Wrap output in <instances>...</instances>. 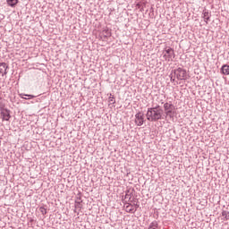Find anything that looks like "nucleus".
Segmentation results:
<instances>
[{"label": "nucleus", "instance_id": "nucleus-1", "mask_svg": "<svg viewBox=\"0 0 229 229\" xmlns=\"http://www.w3.org/2000/svg\"><path fill=\"white\" fill-rule=\"evenodd\" d=\"M147 120L150 123L160 121L164 117V109L160 106L150 107L147 111Z\"/></svg>", "mask_w": 229, "mask_h": 229}, {"label": "nucleus", "instance_id": "nucleus-2", "mask_svg": "<svg viewBox=\"0 0 229 229\" xmlns=\"http://www.w3.org/2000/svg\"><path fill=\"white\" fill-rule=\"evenodd\" d=\"M163 55L165 62H173L174 60V50L169 47L165 48Z\"/></svg>", "mask_w": 229, "mask_h": 229}, {"label": "nucleus", "instance_id": "nucleus-3", "mask_svg": "<svg viewBox=\"0 0 229 229\" xmlns=\"http://www.w3.org/2000/svg\"><path fill=\"white\" fill-rule=\"evenodd\" d=\"M164 110L165 115H168V117H174V114H176V108H174V106L169 103L164 104Z\"/></svg>", "mask_w": 229, "mask_h": 229}, {"label": "nucleus", "instance_id": "nucleus-4", "mask_svg": "<svg viewBox=\"0 0 229 229\" xmlns=\"http://www.w3.org/2000/svg\"><path fill=\"white\" fill-rule=\"evenodd\" d=\"M174 76L177 80H187L189 78V74H187V71L178 68L174 71Z\"/></svg>", "mask_w": 229, "mask_h": 229}, {"label": "nucleus", "instance_id": "nucleus-5", "mask_svg": "<svg viewBox=\"0 0 229 229\" xmlns=\"http://www.w3.org/2000/svg\"><path fill=\"white\" fill-rule=\"evenodd\" d=\"M10 110L7 108H1L0 109V117L3 122L10 121L12 119V114H10Z\"/></svg>", "mask_w": 229, "mask_h": 229}, {"label": "nucleus", "instance_id": "nucleus-6", "mask_svg": "<svg viewBox=\"0 0 229 229\" xmlns=\"http://www.w3.org/2000/svg\"><path fill=\"white\" fill-rule=\"evenodd\" d=\"M135 124H137V126H142V124H144V114L142 113L135 114Z\"/></svg>", "mask_w": 229, "mask_h": 229}, {"label": "nucleus", "instance_id": "nucleus-7", "mask_svg": "<svg viewBox=\"0 0 229 229\" xmlns=\"http://www.w3.org/2000/svg\"><path fill=\"white\" fill-rule=\"evenodd\" d=\"M7 69H8V64H6L5 63L0 64V74H2V76H4V74H7V72H6Z\"/></svg>", "mask_w": 229, "mask_h": 229}, {"label": "nucleus", "instance_id": "nucleus-8", "mask_svg": "<svg viewBox=\"0 0 229 229\" xmlns=\"http://www.w3.org/2000/svg\"><path fill=\"white\" fill-rule=\"evenodd\" d=\"M222 73L225 74V76L229 75V65L228 64H224L221 68Z\"/></svg>", "mask_w": 229, "mask_h": 229}, {"label": "nucleus", "instance_id": "nucleus-9", "mask_svg": "<svg viewBox=\"0 0 229 229\" xmlns=\"http://www.w3.org/2000/svg\"><path fill=\"white\" fill-rule=\"evenodd\" d=\"M203 19H204V22H206V24H207L208 22V20L210 19V13L204 10L203 11Z\"/></svg>", "mask_w": 229, "mask_h": 229}, {"label": "nucleus", "instance_id": "nucleus-10", "mask_svg": "<svg viewBox=\"0 0 229 229\" xmlns=\"http://www.w3.org/2000/svg\"><path fill=\"white\" fill-rule=\"evenodd\" d=\"M19 3V0H7V4L9 6H12L13 8V6H16V4Z\"/></svg>", "mask_w": 229, "mask_h": 229}, {"label": "nucleus", "instance_id": "nucleus-11", "mask_svg": "<svg viewBox=\"0 0 229 229\" xmlns=\"http://www.w3.org/2000/svg\"><path fill=\"white\" fill-rule=\"evenodd\" d=\"M148 229H158V222L154 221L150 223Z\"/></svg>", "mask_w": 229, "mask_h": 229}, {"label": "nucleus", "instance_id": "nucleus-12", "mask_svg": "<svg viewBox=\"0 0 229 229\" xmlns=\"http://www.w3.org/2000/svg\"><path fill=\"white\" fill-rule=\"evenodd\" d=\"M222 216L225 217V221H229V212L228 211H223Z\"/></svg>", "mask_w": 229, "mask_h": 229}, {"label": "nucleus", "instance_id": "nucleus-13", "mask_svg": "<svg viewBox=\"0 0 229 229\" xmlns=\"http://www.w3.org/2000/svg\"><path fill=\"white\" fill-rule=\"evenodd\" d=\"M39 212H40L43 216H46V214H47V209H46V208H44V207H40V208H39Z\"/></svg>", "mask_w": 229, "mask_h": 229}, {"label": "nucleus", "instance_id": "nucleus-14", "mask_svg": "<svg viewBox=\"0 0 229 229\" xmlns=\"http://www.w3.org/2000/svg\"><path fill=\"white\" fill-rule=\"evenodd\" d=\"M109 103H112L113 105L115 103V100H114V97H112V95L109 97Z\"/></svg>", "mask_w": 229, "mask_h": 229}, {"label": "nucleus", "instance_id": "nucleus-15", "mask_svg": "<svg viewBox=\"0 0 229 229\" xmlns=\"http://www.w3.org/2000/svg\"><path fill=\"white\" fill-rule=\"evenodd\" d=\"M26 96L27 98H29V99H33V98H35V96L33 95H23Z\"/></svg>", "mask_w": 229, "mask_h": 229}, {"label": "nucleus", "instance_id": "nucleus-16", "mask_svg": "<svg viewBox=\"0 0 229 229\" xmlns=\"http://www.w3.org/2000/svg\"><path fill=\"white\" fill-rule=\"evenodd\" d=\"M126 211L127 212H131V206H127L126 207Z\"/></svg>", "mask_w": 229, "mask_h": 229}, {"label": "nucleus", "instance_id": "nucleus-17", "mask_svg": "<svg viewBox=\"0 0 229 229\" xmlns=\"http://www.w3.org/2000/svg\"><path fill=\"white\" fill-rule=\"evenodd\" d=\"M22 98V99H30V98H28V97H21Z\"/></svg>", "mask_w": 229, "mask_h": 229}]
</instances>
